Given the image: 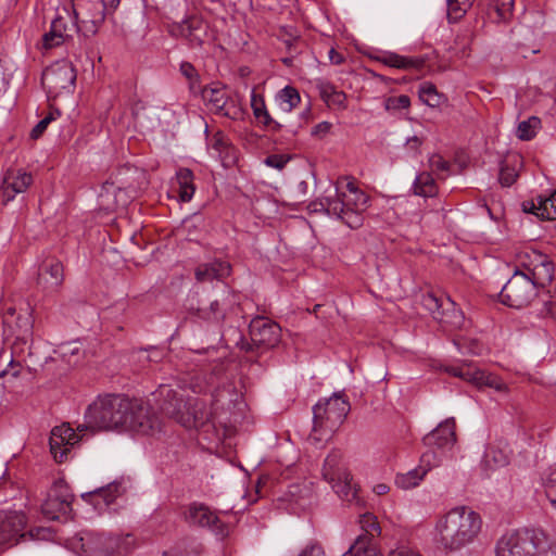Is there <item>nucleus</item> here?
Returning <instances> with one entry per match:
<instances>
[{
  "mask_svg": "<svg viewBox=\"0 0 556 556\" xmlns=\"http://www.w3.org/2000/svg\"><path fill=\"white\" fill-rule=\"evenodd\" d=\"M152 428L148 408L138 400L124 394L98 395L85 412V422L78 431H137L148 432Z\"/></svg>",
  "mask_w": 556,
  "mask_h": 556,
  "instance_id": "1",
  "label": "nucleus"
},
{
  "mask_svg": "<svg viewBox=\"0 0 556 556\" xmlns=\"http://www.w3.org/2000/svg\"><path fill=\"white\" fill-rule=\"evenodd\" d=\"M482 529L481 516L466 506H458L442 515L435 523L434 542L446 553L460 551L471 544Z\"/></svg>",
  "mask_w": 556,
  "mask_h": 556,
  "instance_id": "2",
  "label": "nucleus"
},
{
  "mask_svg": "<svg viewBox=\"0 0 556 556\" xmlns=\"http://www.w3.org/2000/svg\"><path fill=\"white\" fill-rule=\"evenodd\" d=\"M496 556H553L548 535L539 528H522L501 536Z\"/></svg>",
  "mask_w": 556,
  "mask_h": 556,
  "instance_id": "3",
  "label": "nucleus"
},
{
  "mask_svg": "<svg viewBox=\"0 0 556 556\" xmlns=\"http://www.w3.org/2000/svg\"><path fill=\"white\" fill-rule=\"evenodd\" d=\"M249 336L250 341L241 338L237 345L248 361L256 362L280 343L281 327L265 316L256 315L249 324Z\"/></svg>",
  "mask_w": 556,
  "mask_h": 556,
  "instance_id": "4",
  "label": "nucleus"
},
{
  "mask_svg": "<svg viewBox=\"0 0 556 556\" xmlns=\"http://www.w3.org/2000/svg\"><path fill=\"white\" fill-rule=\"evenodd\" d=\"M323 478L331 485L336 494L344 502L359 504L358 488L352 484V475L342 463V453L331 451L324 462Z\"/></svg>",
  "mask_w": 556,
  "mask_h": 556,
  "instance_id": "5",
  "label": "nucleus"
},
{
  "mask_svg": "<svg viewBox=\"0 0 556 556\" xmlns=\"http://www.w3.org/2000/svg\"><path fill=\"white\" fill-rule=\"evenodd\" d=\"M350 409L349 401L339 393L320 400L313 407V433H334L344 422Z\"/></svg>",
  "mask_w": 556,
  "mask_h": 556,
  "instance_id": "6",
  "label": "nucleus"
},
{
  "mask_svg": "<svg viewBox=\"0 0 556 556\" xmlns=\"http://www.w3.org/2000/svg\"><path fill=\"white\" fill-rule=\"evenodd\" d=\"M540 294V290L525 271L515 269L511 277L502 287L498 301L511 308L528 307Z\"/></svg>",
  "mask_w": 556,
  "mask_h": 556,
  "instance_id": "7",
  "label": "nucleus"
},
{
  "mask_svg": "<svg viewBox=\"0 0 556 556\" xmlns=\"http://www.w3.org/2000/svg\"><path fill=\"white\" fill-rule=\"evenodd\" d=\"M208 24L199 15H190L181 22L167 24V31L174 38H184L191 49L202 48L208 37Z\"/></svg>",
  "mask_w": 556,
  "mask_h": 556,
  "instance_id": "8",
  "label": "nucleus"
},
{
  "mask_svg": "<svg viewBox=\"0 0 556 556\" xmlns=\"http://www.w3.org/2000/svg\"><path fill=\"white\" fill-rule=\"evenodd\" d=\"M229 295H223L216 299H203V296L194 291L190 292L186 300V307L190 314L200 319L219 324L224 321L227 313L226 300Z\"/></svg>",
  "mask_w": 556,
  "mask_h": 556,
  "instance_id": "9",
  "label": "nucleus"
},
{
  "mask_svg": "<svg viewBox=\"0 0 556 556\" xmlns=\"http://www.w3.org/2000/svg\"><path fill=\"white\" fill-rule=\"evenodd\" d=\"M444 371L471 383L478 389L488 387L500 392L507 390L506 384L498 376L486 372L485 370L473 366L471 363L446 366Z\"/></svg>",
  "mask_w": 556,
  "mask_h": 556,
  "instance_id": "10",
  "label": "nucleus"
},
{
  "mask_svg": "<svg viewBox=\"0 0 556 556\" xmlns=\"http://www.w3.org/2000/svg\"><path fill=\"white\" fill-rule=\"evenodd\" d=\"M106 11L108 7L102 0L87 2L81 17H79V13L73 7L72 26L75 27L76 33L81 34L84 37H92L104 23Z\"/></svg>",
  "mask_w": 556,
  "mask_h": 556,
  "instance_id": "11",
  "label": "nucleus"
},
{
  "mask_svg": "<svg viewBox=\"0 0 556 556\" xmlns=\"http://www.w3.org/2000/svg\"><path fill=\"white\" fill-rule=\"evenodd\" d=\"M76 70L66 61L56 62L47 67L41 75V84L49 93L60 94L63 90H71L75 86Z\"/></svg>",
  "mask_w": 556,
  "mask_h": 556,
  "instance_id": "12",
  "label": "nucleus"
},
{
  "mask_svg": "<svg viewBox=\"0 0 556 556\" xmlns=\"http://www.w3.org/2000/svg\"><path fill=\"white\" fill-rule=\"evenodd\" d=\"M27 517L23 511L0 510V545L16 544L20 539L34 538L33 530L25 532Z\"/></svg>",
  "mask_w": 556,
  "mask_h": 556,
  "instance_id": "13",
  "label": "nucleus"
},
{
  "mask_svg": "<svg viewBox=\"0 0 556 556\" xmlns=\"http://www.w3.org/2000/svg\"><path fill=\"white\" fill-rule=\"evenodd\" d=\"M4 333L14 337V348L26 344L33 337L34 320L29 313L16 314L15 308H8L3 316Z\"/></svg>",
  "mask_w": 556,
  "mask_h": 556,
  "instance_id": "14",
  "label": "nucleus"
},
{
  "mask_svg": "<svg viewBox=\"0 0 556 556\" xmlns=\"http://www.w3.org/2000/svg\"><path fill=\"white\" fill-rule=\"evenodd\" d=\"M184 519L189 526L210 528L217 534H224L226 531L225 523L204 503H190L184 511Z\"/></svg>",
  "mask_w": 556,
  "mask_h": 556,
  "instance_id": "15",
  "label": "nucleus"
},
{
  "mask_svg": "<svg viewBox=\"0 0 556 556\" xmlns=\"http://www.w3.org/2000/svg\"><path fill=\"white\" fill-rule=\"evenodd\" d=\"M201 96L212 106L211 110L215 114L231 119L237 118L239 110L235 101L228 96L225 86H222L219 83L205 86L201 90Z\"/></svg>",
  "mask_w": 556,
  "mask_h": 556,
  "instance_id": "16",
  "label": "nucleus"
},
{
  "mask_svg": "<svg viewBox=\"0 0 556 556\" xmlns=\"http://www.w3.org/2000/svg\"><path fill=\"white\" fill-rule=\"evenodd\" d=\"M78 441L79 438L77 433L70 426L62 425L54 427L49 438L50 453L54 460L60 464L65 462L67 454L71 452V447L78 443Z\"/></svg>",
  "mask_w": 556,
  "mask_h": 556,
  "instance_id": "17",
  "label": "nucleus"
},
{
  "mask_svg": "<svg viewBox=\"0 0 556 556\" xmlns=\"http://www.w3.org/2000/svg\"><path fill=\"white\" fill-rule=\"evenodd\" d=\"M30 173L18 168H9L3 175L1 185L2 204L7 205L13 201L16 194L25 192L33 184Z\"/></svg>",
  "mask_w": 556,
  "mask_h": 556,
  "instance_id": "18",
  "label": "nucleus"
},
{
  "mask_svg": "<svg viewBox=\"0 0 556 556\" xmlns=\"http://www.w3.org/2000/svg\"><path fill=\"white\" fill-rule=\"evenodd\" d=\"M62 12H56V15L51 22L50 30L42 36V47L43 49H52L61 46L67 39L72 38L70 34L71 30H75V27L72 25L68 26L66 23V18H72L71 13L66 8H63Z\"/></svg>",
  "mask_w": 556,
  "mask_h": 556,
  "instance_id": "19",
  "label": "nucleus"
},
{
  "mask_svg": "<svg viewBox=\"0 0 556 556\" xmlns=\"http://www.w3.org/2000/svg\"><path fill=\"white\" fill-rule=\"evenodd\" d=\"M424 444L440 451L450 450L456 442V422L453 417L445 419L422 439Z\"/></svg>",
  "mask_w": 556,
  "mask_h": 556,
  "instance_id": "20",
  "label": "nucleus"
},
{
  "mask_svg": "<svg viewBox=\"0 0 556 556\" xmlns=\"http://www.w3.org/2000/svg\"><path fill=\"white\" fill-rule=\"evenodd\" d=\"M350 202H344L342 193L336 189V197H327V215L336 216L341 219L346 226L352 229H357L363 225V215L352 211V207H348Z\"/></svg>",
  "mask_w": 556,
  "mask_h": 556,
  "instance_id": "21",
  "label": "nucleus"
},
{
  "mask_svg": "<svg viewBox=\"0 0 556 556\" xmlns=\"http://www.w3.org/2000/svg\"><path fill=\"white\" fill-rule=\"evenodd\" d=\"M63 281L64 267L62 262L55 257L45 258L38 268V285L45 289L55 290L62 286Z\"/></svg>",
  "mask_w": 556,
  "mask_h": 556,
  "instance_id": "22",
  "label": "nucleus"
},
{
  "mask_svg": "<svg viewBox=\"0 0 556 556\" xmlns=\"http://www.w3.org/2000/svg\"><path fill=\"white\" fill-rule=\"evenodd\" d=\"M161 394L164 396L161 404L162 412L181 426L182 424H188L189 419L185 417L188 401H185L182 395L169 388L162 389Z\"/></svg>",
  "mask_w": 556,
  "mask_h": 556,
  "instance_id": "23",
  "label": "nucleus"
},
{
  "mask_svg": "<svg viewBox=\"0 0 556 556\" xmlns=\"http://www.w3.org/2000/svg\"><path fill=\"white\" fill-rule=\"evenodd\" d=\"M125 488L119 481H113L105 486L98 488L94 491L87 492L81 497L89 502L96 509L109 507L115 500L125 493Z\"/></svg>",
  "mask_w": 556,
  "mask_h": 556,
  "instance_id": "24",
  "label": "nucleus"
},
{
  "mask_svg": "<svg viewBox=\"0 0 556 556\" xmlns=\"http://www.w3.org/2000/svg\"><path fill=\"white\" fill-rule=\"evenodd\" d=\"M231 265L227 261L214 260L210 263H203L194 269V277L199 282L223 280L230 276Z\"/></svg>",
  "mask_w": 556,
  "mask_h": 556,
  "instance_id": "25",
  "label": "nucleus"
},
{
  "mask_svg": "<svg viewBox=\"0 0 556 556\" xmlns=\"http://www.w3.org/2000/svg\"><path fill=\"white\" fill-rule=\"evenodd\" d=\"M427 59L425 56H404L395 52H384L381 56L380 63L399 70H417L420 71L425 67Z\"/></svg>",
  "mask_w": 556,
  "mask_h": 556,
  "instance_id": "26",
  "label": "nucleus"
},
{
  "mask_svg": "<svg viewBox=\"0 0 556 556\" xmlns=\"http://www.w3.org/2000/svg\"><path fill=\"white\" fill-rule=\"evenodd\" d=\"M437 321L451 330L463 329L466 324L465 315L450 298L445 300L441 314Z\"/></svg>",
  "mask_w": 556,
  "mask_h": 556,
  "instance_id": "27",
  "label": "nucleus"
},
{
  "mask_svg": "<svg viewBox=\"0 0 556 556\" xmlns=\"http://www.w3.org/2000/svg\"><path fill=\"white\" fill-rule=\"evenodd\" d=\"M251 108L256 121L262 124L266 129L277 132L282 128V125L274 119L265 105L264 98L255 92L251 96Z\"/></svg>",
  "mask_w": 556,
  "mask_h": 556,
  "instance_id": "28",
  "label": "nucleus"
},
{
  "mask_svg": "<svg viewBox=\"0 0 556 556\" xmlns=\"http://www.w3.org/2000/svg\"><path fill=\"white\" fill-rule=\"evenodd\" d=\"M186 418L189 419L188 424H182L186 428H198L206 425L212 417V413L207 409L203 402L199 400H189Z\"/></svg>",
  "mask_w": 556,
  "mask_h": 556,
  "instance_id": "29",
  "label": "nucleus"
},
{
  "mask_svg": "<svg viewBox=\"0 0 556 556\" xmlns=\"http://www.w3.org/2000/svg\"><path fill=\"white\" fill-rule=\"evenodd\" d=\"M526 275L533 281V285H536L539 290L545 289L554 280V263L548 255H545V261L540 262L531 274Z\"/></svg>",
  "mask_w": 556,
  "mask_h": 556,
  "instance_id": "30",
  "label": "nucleus"
},
{
  "mask_svg": "<svg viewBox=\"0 0 556 556\" xmlns=\"http://www.w3.org/2000/svg\"><path fill=\"white\" fill-rule=\"evenodd\" d=\"M319 97L328 106L337 109H346V94L344 91L337 90L336 86L329 81H320L317 84Z\"/></svg>",
  "mask_w": 556,
  "mask_h": 556,
  "instance_id": "31",
  "label": "nucleus"
},
{
  "mask_svg": "<svg viewBox=\"0 0 556 556\" xmlns=\"http://www.w3.org/2000/svg\"><path fill=\"white\" fill-rule=\"evenodd\" d=\"M71 510L72 506H70L68 502L59 501L50 496H47L41 505V513L49 520H60L62 517L66 518Z\"/></svg>",
  "mask_w": 556,
  "mask_h": 556,
  "instance_id": "32",
  "label": "nucleus"
},
{
  "mask_svg": "<svg viewBox=\"0 0 556 556\" xmlns=\"http://www.w3.org/2000/svg\"><path fill=\"white\" fill-rule=\"evenodd\" d=\"M193 179V173L189 168H179L176 173L178 197L181 202H189L192 199L195 191Z\"/></svg>",
  "mask_w": 556,
  "mask_h": 556,
  "instance_id": "33",
  "label": "nucleus"
},
{
  "mask_svg": "<svg viewBox=\"0 0 556 556\" xmlns=\"http://www.w3.org/2000/svg\"><path fill=\"white\" fill-rule=\"evenodd\" d=\"M545 255L546 254L535 249H525L517 254L515 269L531 274L540 262L545 261Z\"/></svg>",
  "mask_w": 556,
  "mask_h": 556,
  "instance_id": "34",
  "label": "nucleus"
},
{
  "mask_svg": "<svg viewBox=\"0 0 556 556\" xmlns=\"http://www.w3.org/2000/svg\"><path fill=\"white\" fill-rule=\"evenodd\" d=\"M413 192L415 195L431 198L438 193V185L428 172L418 174L413 184Z\"/></svg>",
  "mask_w": 556,
  "mask_h": 556,
  "instance_id": "35",
  "label": "nucleus"
},
{
  "mask_svg": "<svg viewBox=\"0 0 556 556\" xmlns=\"http://www.w3.org/2000/svg\"><path fill=\"white\" fill-rule=\"evenodd\" d=\"M426 473L427 469L422 466L412 469L406 473H397L395 477V484L403 490L415 488L424 479Z\"/></svg>",
  "mask_w": 556,
  "mask_h": 556,
  "instance_id": "36",
  "label": "nucleus"
},
{
  "mask_svg": "<svg viewBox=\"0 0 556 556\" xmlns=\"http://www.w3.org/2000/svg\"><path fill=\"white\" fill-rule=\"evenodd\" d=\"M277 100L279 101L280 109L289 113L300 104L301 97L296 88L286 86L278 92Z\"/></svg>",
  "mask_w": 556,
  "mask_h": 556,
  "instance_id": "37",
  "label": "nucleus"
},
{
  "mask_svg": "<svg viewBox=\"0 0 556 556\" xmlns=\"http://www.w3.org/2000/svg\"><path fill=\"white\" fill-rule=\"evenodd\" d=\"M538 208L541 220H553L556 218V189L549 197H538Z\"/></svg>",
  "mask_w": 556,
  "mask_h": 556,
  "instance_id": "38",
  "label": "nucleus"
},
{
  "mask_svg": "<svg viewBox=\"0 0 556 556\" xmlns=\"http://www.w3.org/2000/svg\"><path fill=\"white\" fill-rule=\"evenodd\" d=\"M473 2L475 0H446L448 22L457 23L460 21Z\"/></svg>",
  "mask_w": 556,
  "mask_h": 556,
  "instance_id": "39",
  "label": "nucleus"
},
{
  "mask_svg": "<svg viewBox=\"0 0 556 556\" xmlns=\"http://www.w3.org/2000/svg\"><path fill=\"white\" fill-rule=\"evenodd\" d=\"M419 99L431 108H438L441 104L442 96L438 92L434 84L425 81L419 86Z\"/></svg>",
  "mask_w": 556,
  "mask_h": 556,
  "instance_id": "40",
  "label": "nucleus"
},
{
  "mask_svg": "<svg viewBox=\"0 0 556 556\" xmlns=\"http://www.w3.org/2000/svg\"><path fill=\"white\" fill-rule=\"evenodd\" d=\"M541 127V119L536 116H531L526 121L519 123L517 128V137L520 140L529 141L536 135V130Z\"/></svg>",
  "mask_w": 556,
  "mask_h": 556,
  "instance_id": "41",
  "label": "nucleus"
},
{
  "mask_svg": "<svg viewBox=\"0 0 556 556\" xmlns=\"http://www.w3.org/2000/svg\"><path fill=\"white\" fill-rule=\"evenodd\" d=\"M344 202H350L348 207H352V211L361 214L368 207L369 197L364 191H357L352 194L341 192Z\"/></svg>",
  "mask_w": 556,
  "mask_h": 556,
  "instance_id": "42",
  "label": "nucleus"
},
{
  "mask_svg": "<svg viewBox=\"0 0 556 556\" xmlns=\"http://www.w3.org/2000/svg\"><path fill=\"white\" fill-rule=\"evenodd\" d=\"M421 305L426 311L429 312L433 319L437 320L439 315L441 314L443 306L445 305V302L442 299L434 295L432 292H428L426 294H422Z\"/></svg>",
  "mask_w": 556,
  "mask_h": 556,
  "instance_id": "43",
  "label": "nucleus"
},
{
  "mask_svg": "<svg viewBox=\"0 0 556 556\" xmlns=\"http://www.w3.org/2000/svg\"><path fill=\"white\" fill-rule=\"evenodd\" d=\"M48 496L58 498L59 501L68 502L70 506L72 505L73 495L70 492L68 485L62 479L53 482L48 492Z\"/></svg>",
  "mask_w": 556,
  "mask_h": 556,
  "instance_id": "44",
  "label": "nucleus"
},
{
  "mask_svg": "<svg viewBox=\"0 0 556 556\" xmlns=\"http://www.w3.org/2000/svg\"><path fill=\"white\" fill-rule=\"evenodd\" d=\"M518 172L515 164H509L506 160L501 163L498 181L503 187H510L517 179Z\"/></svg>",
  "mask_w": 556,
  "mask_h": 556,
  "instance_id": "45",
  "label": "nucleus"
},
{
  "mask_svg": "<svg viewBox=\"0 0 556 556\" xmlns=\"http://www.w3.org/2000/svg\"><path fill=\"white\" fill-rule=\"evenodd\" d=\"M59 116H61V112L58 109L52 110L51 112H49V114L46 117H43L41 121H39L33 127V129L30 130L29 137L33 140L39 139L43 135V132L46 131V129L49 126V124L52 121L56 119V117H59Z\"/></svg>",
  "mask_w": 556,
  "mask_h": 556,
  "instance_id": "46",
  "label": "nucleus"
},
{
  "mask_svg": "<svg viewBox=\"0 0 556 556\" xmlns=\"http://www.w3.org/2000/svg\"><path fill=\"white\" fill-rule=\"evenodd\" d=\"M484 463L490 468L503 467L508 464V458L502 451L490 447L484 454Z\"/></svg>",
  "mask_w": 556,
  "mask_h": 556,
  "instance_id": "47",
  "label": "nucleus"
},
{
  "mask_svg": "<svg viewBox=\"0 0 556 556\" xmlns=\"http://www.w3.org/2000/svg\"><path fill=\"white\" fill-rule=\"evenodd\" d=\"M545 494L551 505L556 510V465L549 468L545 480Z\"/></svg>",
  "mask_w": 556,
  "mask_h": 556,
  "instance_id": "48",
  "label": "nucleus"
},
{
  "mask_svg": "<svg viewBox=\"0 0 556 556\" xmlns=\"http://www.w3.org/2000/svg\"><path fill=\"white\" fill-rule=\"evenodd\" d=\"M342 556H382L376 553L374 548L364 546L361 540H357Z\"/></svg>",
  "mask_w": 556,
  "mask_h": 556,
  "instance_id": "49",
  "label": "nucleus"
},
{
  "mask_svg": "<svg viewBox=\"0 0 556 556\" xmlns=\"http://www.w3.org/2000/svg\"><path fill=\"white\" fill-rule=\"evenodd\" d=\"M217 154L225 167H231L238 161V150L231 142L224 149V151H222V153Z\"/></svg>",
  "mask_w": 556,
  "mask_h": 556,
  "instance_id": "50",
  "label": "nucleus"
},
{
  "mask_svg": "<svg viewBox=\"0 0 556 556\" xmlns=\"http://www.w3.org/2000/svg\"><path fill=\"white\" fill-rule=\"evenodd\" d=\"M359 522L362 528L370 535L380 532V527L377 521V518L370 513L362 515Z\"/></svg>",
  "mask_w": 556,
  "mask_h": 556,
  "instance_id": "51",
  "label": "nucleus"
},
{
  "mask_svg": "<svg viewBox=\"0 0 556 556\" xmlns=\"http://www.w3.org/2000/svg\"><path fill=\"white\" fill-rule=\"evenodd\" d=\"M291 156L288 154H269L265 157L264 163L273 168L281 170L286 167Z\"/></svg>",
  "mask_w": 556,
  "mask_h": 556,
  "instance_id": "52",
  "label": "nucleus"
},
{
  "mask_svg": "<svg viewBox=\"0 0 556 556\" xmlns=\"http://www.w3.org/2000/svg\"><path fill=\"white\" fill-rule=\"evenodd\" d=\"M410 106V98L406 94L390 97L386 101L387 110H404Z\"/></svg>",
  "mask_w": 556,
  "mask_h": 556,
  "instance_id": "53",
  "label": "nucleus"
},
{
  "mask_svg": "<svg viewBox=\"0 0 556 556\" xmlns=\"http://www.w3.org/2000/svg\"><path fill=\"white\" fill-rule=\"evenodd\" d=\"M202 220L201 215L194 214L191 217H188L182 223V229L187 232L188 240L192 241L195 240V232H197V226L198 223Z\"/></svg>",
  "mask_w": 556,
  "mask_h": 556,
  "instance_id": "54",
  "label": "nucleus"
},
{
  "mask_svg": "<svg viewBox=\"0 0 556 556\" xmlns=\"http://www.w3.org/2000/svg\"><path fill=\"white\" fill-rule=\"evenodd\" d=\"M229 143L230 140L223 131L215 132L211 140V147L217 153H222Z\"/></svg>",
  "mask_w": 556,
  "mask_h": 556,
  "instance_id": "55",
  "label": "nucleus"
},
{
  "mask_svg": "<svg viewBox=\"0 0 556 556\" xmlns=\"http://www.w3.org/2000/svg\"><path fill=\"white\" fill-rule=\"evenodd\" d=\"M179 72L187 80H200L199 72L197 71L194 65L188 61H182L180 63Z\"/></svg>",
  "mask_w": 556,
  "mask_h": 556,
  "instance_id": "56",
  "label": "nucleus"
},
{
  "mask_svg": "<svg viewBox=\"0 0 556 556\" xmlns=\"http://www.w3.org/2000/svg\"><path fill=\"white\" fill-rule=\"evenodd\" d=\"M440 459L437 455V452L434 448H431L430 451L425 452L420 457L421 466L428 470H430L432 467L437 466L439 464Z\"/></svg>",
  "mask_w": 556,
  "mask_h": 556,
  "instance_id": "57",
  "label": "nucleus"
},
{
  "mask_svg": "<svg viewBox=\"0 0 556 556\" xmlns=\"http://www.w3.org/2000/svg\"><path fill=\"white\" fill-rule=\"evenodd\" d=\"M430 165L433 169L435 170H439V172H445V170H448L450 168V164L447 161H445L441 155L439 154H433L430 160Z\"/></svg>",
  "mask_w": 556,
  "mask_h": 556,
  "instance_id": "58",
  "label": "nucleus"
},
{
  "mask_svg": "<svg viewBox=\"0 0 556 556\" xmlns=\"http://www.w3.org/2000/svg\"><path fill=\"white\" fill-rule=\"evenodd\" d=\"M22 365L20 362L11 361L8 367L0 372V378L5 376H11L13 378H17L21 372Z\"/></svg>",
  "mask_w": 556,
  "mask_h": 556,
  "instance_id": "59",
  "label": "nucleus"
},
{
  "mask_svg": "<svg viewBox=\"0 0 556 556\" xmlns=\"http://www.w3.org/2000/svg\"><path fill=\"white\" fill-rule=\"evenodd\" d=\"M540 313L542 316H548L556 320V301L544 300L543 307Z\"/></svg>",
  "mask_w": 556,
  "mask_h": 556,
  "instance_id": "60",
  "label": "nucleus"
},
{
  "mask_svg": "<svg viewBox=\"0 0 556 556\" xmlns=\"http://www.w3.org/2000/svg\"><path fill=\"white\" fill-rule=\"evenodd\" d=\"M327 197L320 200L312 201L308 205V210L312 213H326L327 214Z\"/></svg>",
  "mask_w": 556,
  "mask_h": 556,
  "instance_id": "61",
  "label": "nucleus"
},
{
  "mask_svg": "<svg viewBox=\"0 0 556 556\" xmlns=\"http://www.w3.org/2000/svg\"><path fill=\"white\" fill-rule=\"evenodd\" d=\"M299 556H324V549L318 544L306 546Z\"/></svg>",
  "mask_w": 556,
  "mask_h": 556,
  "instance_id": "62",
  "label": "nucleus"
},
{
  "mask_svg": "<svg viewBox=\"0 0 556 556\" xmlns=\"http://www.w3.org/2000/svg\"><path fill=\"white\" fill-rule=\"evenodd\" d=\"M331 123L329 122H320L317 125H315L312 129L313 136H325L327 135L331 129Z\"/></svg>",
  "mask_w": 556,
  "mask_h": 556,
  "instance_id": "63",
  "label": "nucleus"
},
{
  "mask_svg": "<svg viewBox=\"0 0 556 556\" xmlns=\"http://www.w3.org/2000/svg\"><path fill=\"white\" fill-rule=\"evenodd\" d=\"M389 556H420V554L408 547L401 546L394 551H391Z\"/></svg>",
  "mask_w": 556,
  "mask_h": 556,
  "instance_id": "64",
  "label": "nucleus"
}]
</instances>
